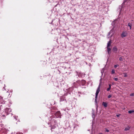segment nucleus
Wrapping results in <instances>:
<instances>
[{
	"mask_svg": "<svg viewBox=\"0 0 134 134\" xmlns=\"http://www.w3.org/2000/svg\"><path fill=\"white\" fill-rule=\"evenodd\" d=\"M113 52H116L117 51V49L115 47H114L113 49Z\"/></svg>",
	"mask_w": 134,
	"mask_h": 134,
	"instance_id": "obj_7",
	"label": "nucleus"
},
{
	"mask_svg": "<svg viewBox=\"0 0 134 134\" xmlns=\"http://www.w3.org/2000/svg\"><path fill=\"white\" fill-rule=\"evenodd\" d=\"M124 77H127V74L126 73H124Z\"/></svg>",
	"mask_w": 134,
	"mask_h": 134,
	"instance_id": "obj_14",
	"label": "nucleus"
},
{
	"mask_svg": "<svg viewBox=\"0 0 134 134\" xmlns=\"http://www.w3.org/2000/svg\"><path fill=\"white\" fill-rule=\"evenodd\" d=\"M127 35V33L126 31H124L121 34V36L122 37H126Z\"/></svg>",
	"mask_w": 134,
	"mask_h": 134,
	"instance_id": "obj_4",
	"label": "nucleus"
},
{
	"mask_svg": "<svg viewBox=\"0 0 134 134\" xmlns=\"http://www.w3.org/2000/svg\"><path fill=\"white\" fill-rule=\"evenodd\" d=\"M120 115V114L116 115V116L117 117H119Z\"/></svg>",
	"mask_w": 134,
	"mask_h": 134,
	"instance_id": "obj_21",
	"label": "nucleus"
},
{
	"mask_svg": "<svg viewBox=\"0 0 134 134\" xmlns=\"http://www.w3.org/2000/svg\"><path fill=\"white\" fill-rule=\"evenodd\" d=\"M104 69H103L101 71V73L102 74L103 72H104Z\"/></svg>",
	"mask_w": 134,
	"mask_h": 134,
	"instance_id": "obj_20",
	"label": "nucleus"
},
{
	"mask_svg": "<svg viewBox=\"0 0 134 134\" xmlns=\"http://www.w3.org/2000/svg\"><path fill=\"white\" fill-rule=\"evenodd\" d=\"M112 84L113 85H114V83H112Z\"/></svg>",
	"mask_w": 134,
	"mask_h": 134,
	"instance_id": "obj_25",
	"label": "nucleus"
},
{
	"mask_svg": "<svg viewBox=\"0 0 134 134\" xmlns=\"http://www.w3.org/2000/svg\"><path fill=\"white\" fill-rule=\"evenodd\" d=\"M111 40H110V41L108 42L107 46V51L108 54H110V51L111 49Z\"/></svg>",
	"mask_w": 134,
	"mask_h": 134,
	"instance_id": "obj_1",
	"label": "nucleus"
},
{
	"mask_svg": "<svg viewBox=\"0 0 134 134\" xmlns=\"http://www.w3.org/2000/svg\"><path fill=\"white\" fill-rule=\"evenodd\" d=\"M130 96H134V93H132L130 94Z\"/></svg>",
	"mask_w": 134,
	"mask_h": 134,
	"instance_id": "obj_17",
	"label": "nucleus"
},
{
	"mask_svg": "<svg viewBox=\"0 0 134 134\" xmlns=\"http://www.w3.org/2000/svg\"><path fill=\"white\" fill-rule=\"evenodd\" d=\"M111 85L110 84H109V87L107 89V91H109L111 89Z\"/></svg>",
	"mask_w": 134,
	"mask_h": 134,
	"instance_id": "obj_9",
	"label": "nucleus"
},
{
	"mask_svg": "<svg viewBox=\"0 0 134 134\" xmlns=\"http://www.w3.org/2000/svg\"><path fill=\"white\" fill-rule=\"evenodd\" d=\"M114 79L116 81H117L118 80V79L117 78H114Z\"/></svg>",
	"mask_w": 134,
	"mask_h": 134,
	"instance_id": "obj_16",
	"label": "nucleus"
},
{
	"mask_svg": "<svg viewBox=\"0 0 134 134\" xmlns=\"http://www.w3.org/2000/svg\"><path fill=\"white\" fill-rule=\"evenodd\" d=\"M130 127L129 126H128L125 128V131H127L129 130Z\"/></svg>",
	"mask_w": 134,
	"mask_h": 134,
	"instance_id": "obj_8",
	"label": "nucleus"
},
{
	"mask_svg": "<svg viewBox=\"0 0 134 134\" xmlns=\"http://www.w3.org/2000/svg\"><path fill=\"white\" fill-rule=\"evenodd\" d=\"M55 115L57 118L61 116V114L59 111H58L55 114Z\"/></svg>",
	"mask_w": 134,
	"mask_h": 134,
	"instance_id": "obj_5",
	"label": "nucleus"
},
{
	"mask_svg": "<svg viewBox=\"0 0 134 134\" xmlns=\"http://www.w3.org/2000/svg\"><path fill=\"white\" fill-rule=\"evenodd\" d=\"M123 60V58L122 57H120L119 58V60L120 61H122Z\"/></svg>",
	"mask_w": 134,
	"mask_h": 134,
	"instance_id": "obj_12",
	"label": "nucleus"
},
{
	"mask_svg": "<svg viewBox=\"0 0 134 134\" xmlns=\"http://www.w3.org/2000/svg\"><path fill=\"white\" fill-rule=\"evenodd\" d=\"M134 112V110H129L128 111V113H129L131 114L132 113Z\"/></svg>",
	"mask_w": 134,
	"mask_h": 134,
	"instance_id": "obj_11",
	"label": "nucleus"
},
{
	"mask_svg": "<svg viewBox=\"0 0 134 134\" xmlns=\"http://www.w3.org/2000/svg\"><path fill=\"white\" fill-rule=\"evenodd\" d=\"M111 97H112V95H111L110 94V95H108V98H111Z\"/></svg>",
	"mask_w": 134,
	"mask_h": 134,
	"instance_id": "obj_15",
	"label": "nucleus"
},
{
	"mask_svg": "<svg viewBox=\"0 0 134 134\" xmlns=\"http://www.w3.org/2000/svg\"><path fill=\"white\" fill-rule=\"evenodd\" d=\"M130 0H125L124 2V3H125L126 2H127V1H130Z\"/></svg>",
	"mask_w": 134,
	"mask_h": 134,
	"instance_id": "obj_19",
	"label": "nucleus"
},
{
	"mask_svg": "<svg viewBox=\"0 0 134 134\" xmlns=\"http://www.w3.org/2000/svg\"><path fill=\"white\" fill-rule=\"evenodd\" d=\"M114 32L113 31V30H111L110 32L109 33L108 35V36H110L111 37H112L113 35H114Z\"/></svg>",
	"mask_w": 134,
	"mask_h": 134,
	"instance_id": "obj_3",
	"label": "nucleus"
},
{
	"mask_svg": "<svg viewBox=\"0 0 134 134\" xmlns=\"http://www.w3.org/2000/svg\"><path fill=\"white\" fill-rule=\"evenodd\" d=\"M82 81L84 83L85 82V80H83Z\"/></svg>",
	"mask_w": 134,
	"mask_h": 134,
	"instance_id": "obj_23",
	"label": "nucleus"
},
{
	"mask_svg": "<svg viewBox=\"0 0 134 134\" xmlns=\"http://www.w3.org/2000/svg\"><path fill=\"white\" fill-rule=\"evenodd\" d=\"M119 66V65L117 64L116 65H115L114 66V67L115 68H116V67L118 66Z\"/></svg>",
	"mask_w": 134,
	"mask_h": 134,
	"instance_id": "obj_18",
	"label": "nucleus"
},
{
	"mask_svg": "<svg viewBox=\"0 0 134 134\" xmlns=\"http://www.w3.org/2000/svg\"><path fill=\"white\" fill-rule=\"evenodd\" d=\"M115 73V70L114 69H112L111 71V73L114 74Z\"/></svg>",
	"mask_w": 134,
	"mask_h": 134,
	"instance_id": "obj_13",
	"label": "nucleus"
},
{
	"mask_svg": "<svg viewBox=\"0 0 134 134\" xmlns=\"http://www.w3.org/2000/svg\"><path fill=\"white\" fill-rule=\"evenodd\" d=\"M102 105L104 107H106L107 106V104L106 102H103L102 103Z\"/></svg>",
	"mask_w": 134,
	"mask_h": 134,
	"instance_id": "obj_6",
	"label": "nucleus"
},
{
	"mask_svg": "<svg viewBox=\"0 0 134 134\" xmlns=\"http://www.w3.org/2000/svg\"><path fill=\"white\" fill-rule=\"evenodd\" d=\"M100 91V85H99V86L96 91V96H95V100L96 101V99L97 98V97L98 95L99 92Z\"/></svg>",
	"mask_w": 134,
	"mask_h": 134,
	"instance_id": "obj_2",
	"label": "nucleus"
},
{
	"mask_svg": "<svg viewBox=\"0 0 134 134\" xmlns=\"http://www.w3.org/2000/svg\"><path fill=\"white\" fill-rule=\"evenodd\" d=\"M109 130H106V132H109Z\"/></svg>",
	"mask_w": 134,
	"mask_h": 134,
	"instance_id": "obj_22",
	"label": "nucleus"
},
{
	"mask_svg": "<svg viewBox=\"0 0 134 134\" xmlns=\"http://www.w3.org/2000/svg\"><path fill=\"white\" fill-rule=\"evenodd\" d=\"M128 26L130 27V29H131V25H132L131 24V23H129L128 24Z\"/></svg>",
	"mask_w": 134,
	"mask_h": 134,
	"instance_id": "obj_10",
	"label": "nucleus"
},
{
	"mask_svg": "<svg viewBox=\"0 0 134 134\" xmlns=\"http://www.w3.org/2000/svg\"><path fill=\"white\" fill-rule=\"evenodd\" d=\"M114 22H113V23H112V24H114Z\"/></svg>",
	"mask_w": 134,
	"mask_h": 134,
	"instance_id": "obj_24",
	"label": "nucleus"
}]
</instances>
